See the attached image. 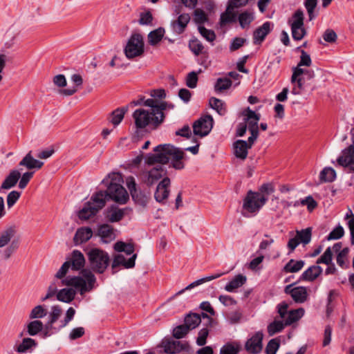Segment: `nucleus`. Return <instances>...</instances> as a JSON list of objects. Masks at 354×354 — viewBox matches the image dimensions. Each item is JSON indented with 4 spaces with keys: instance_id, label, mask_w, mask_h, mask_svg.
Here are the masks:
<instances>
[{
    "instance_id": "obj_1",
    "label": "nucleus",
    "mask_w": 354,
    "mask_h": 354,
    "mask_svg": "<svg viewBox=\"0 0 354 354\" xmlns=\"http://www.w3.org/2000/svg\"><path fill=\"white\" fill-rule=\"evenodd\" d=\"M110 180L106 191H100L95 193L90 201L86 202L83 208L78 212V216L81 220L86 221L94 216L106 204V197L112 201L125 204L129 200V194L122 185L123 178L121 174L113 172L109 174L106 180Z\"/></svg>"
},
{
    "instance_id": "obj_2",
    "label": "nucleus",
    "mask_w": 354,
    "mask_h": 354,
    "mask_svg": "<svg viewBox=\"0 0 354 354\" xmlns=\"http://www.w3.org/2000/svg\"><path fill=\"white\" fill-rule=\"evenodd\" d=\"M85 265L84 254L79 250H75L71 253V259L64 262L55 274V278L61 279V286H72L80 291L81 295L91 291L96 281L95 275L89 270L84 269L81 277H65L68 269L71 267L73 270H80Z\"/></svg>"
},
{
    "instance_id": "obj_3",
    "label": "nucleus",
    "mask_w": 354,
    "mask_h": 354,
    "mask_svg": "<svg viewBox=\"0 0 354 354\" xmlns=\"http://www.w3.org/2000/svg\"><path fill=\"white\" fill-rule=\"evenodd\" d=\"M156 153H149L146 158V163L151 165L155 163L167 164L169 160L176 169H182L185 165L182 160L185 158V153L179 148L165 144L160 145L153 149Z\"/></svg>"
},
{
    "instance_id": "obj_4",
    "label": "nucleus",
    "mask_w": 354,
    "mask_h": 354,
    "mask_svg": "<svg viewBox=\"0 0 354 354\" xmlns=\"http://www.w3.org/2000/svg\"><path fill=\"white\" fill-rule=\"evenodd\" d=\"M312 64L310 55L304 50H301L300 61L296 67L292 68V75L290 82L293 85L291 93L295 95H299L304 90V80L301 75L308 73L309 78H313L315 73L301 68V66H310Z\"/></svg>"
},
{
    "instance_id": "obj_5",
    "label": "nucleus",
    "mask_w": 354,
    "mask_h": 354,
    "mask_svg": "<svg viewBox=\"0 0 354 354\" xmlns=\"http://www.w3.org/2000/svg\"><path fill=\"white\" fill-rule=\"evenodd\" d=\"M43 165L44 162L35 159L32 156V151H28L19 162L20 168L24 167L28 170L22 174H21L18 184L19 188L21 189L26 188L35 174L32 170L40 169Z\"/></svg>"
},
{
    "instance_id": "obj_6",
    "label": "nucleus",
    "mask_w": 354,
    "mask_h": 354,
    "mask_svg": "<svg viewBox=\"0 0 354 354\" xmlns=\"http://www.w3.org/2000/svg\"><path fill=\"white\" fill-rule=\"evenodd\" d=\"M91 269L98 273H103L109 263L107 252L99 248H92L87 252Z\"/></svg>"
},
{
    "instance_id": "obj_7",
    "label": "nucleus",
    "mask_w": 354,
    "mask_h": 354,
    "mask_svg": "<svg viewBox=\"0 0 354 354\" xmlns=\"http://www.w3.org/2000/svg\"><path fill=\"white\" fill-rule=\"evenodd\" d=\"M145 52L143 36L138 32L133 33L124 48V53L129 59L141 57Z\"/></svg>"
},
{
    "instance_id": "obj_8",
    "label": "nucleus",
    "mask_w": 354,
    "mask_h": 354,
    "mask_svg": "<svg viewBox=\"0 0 354 354\" xmlns=\"http://www.w3.org/2000/svg\"><path fill=\"white\" fill-rule=\"evenodd\" d=\"M133 118L137 129H144L150 124L157 127L164 120L144 109H136L133 113Z\"/></svg>"
},
{
    "instance_id": "obj_9",
    "label": "nucleus",
    "mask_w": 354,
    "mask_h": 354,
    "mask_svg": "<svg viewBox=\"0 0 354 354\" xmlns=\"http://www.w3.org/2000/svg\"><path fill=\"white\" fill-rule=\"evenodd\" d=\"M268 197L259 192L249 191L243 200V207L249 213L256 214L266 204Z\"/></svg>"
},
{
    "instance_id": "obj_10",
    "label": "nucleus",
    "mask_w": 354,
    "mask_h": 354,
    "mask_svg": "<svg viewBox=\"0 0 354 354\" xmlns=\"http://www.w3.org/2000/svg\"><path fill=\"white\" fill-rule=\"evenodd\" d=\"M243 115L244 116V122L247 124L248 130L251 133L250 141L251 142L255 141L259 136L258 122L260 120V115L248 107L243 112Z\"/></svg>"
},
{
    "instance_id": "obj_11",
    "label": "nucleus",
    "mask_w": 354,
    "mask_h": 354,
    "mask_svg": "<svg viewBox=\"0 0 354 354\" xmlns=\"http://www.w3.org/2000/svg\"><path fill=\"white\" fill-rule=\"evenodd\" d=\"M214 124V120L211 115H207L200 118L193 124L194 135L204 137L211 131Z\"/></svg>"
},
{
    "instance_id": "obj_12",
    "label": "nucleus",
    "mask_w": 354,
    "mask_h": 354,
    "mask_svg": "<svg viewBox=\"0 0 354 354\" xmlns=\"http://www.w3.org/2000/svg\"><path fill=\"white\" fill-rule=\"evenodd\" d=\"M263 334L262 331L256 332L245 344V349L250 354H258L263 349Z\"/></svg>"
},
{
    "instance_id": "obj_13",
    "label": "nucleus",
    "mask_w": 354,
    "mask_h": 354,
    "mask_svg": "<svg viewBox=\"0 0 354 354\" xmlns=\"http://www.w3.org/2000/svg\"><path fill=\"white\" fill-rule=\"evenodd\" d=\"M284 291L290 295L296 303L302 304L308 300V293L306 287H293V284H290L286 286Z\"/></svg>"
},
{
    "instance_id": "obj_14",
    "label": "nucleus",
    "mask_w": 354,
    "mask_h": 354,
    "mask_svg": "<svg viewBox=\"0 0 354 354\" xmlns=\"http://www.w3.org/2000/svg\"><path fill=\"white\" fill-rule=\"evenodd\" d=\"M166 175V171L162 165H158L149 171L142 173L143 181L149 186L153 185Z\"/></svg>"
},
{
    "instance_id": "obj_15",
    "label": "nucleus",
    "mask_w": 354,
    "mask_h": 354,
    "mask_svg": "<svg viewBox=\"0 0 354 354\" xmlns=\"http://www.w3.org/2000/svg\"><path fill=\"white\" fill-rule=\"evenodd\" d=\"M161 347L165 353L174 354L188 350L189 344L185 342L167 339L162 342Z\"/></svg>"
},
{
    "instance_id": "obj_16",
    "label": "nucleus",
    "mask_w": 354,
    "mask_h": 354,
    "mask_svg": "<svg viewBox=\"0 0 354 354\" xmlns=\"http://www.w3.org/2000/svg\"><path fill=\"white\" fill-rule=\"evenodd\" d=\"M22 171L23 168L14 169L10 171L0 186V194L3 193L5 190L14 187L17 184Z\"/></svg>"
},
{
    "instance_id": "obj_17",
    "label": "nucleus",
    "mask_w": 354,
    "mask_h": 354,
    "mask_svg": "<svg viewBox=\"0 0 354 354\" xmlns=\"http://www.w3.org/2000/svg\"><path fill=\"white\" fill-rule=\"evenodd\" d=\"M337 161L340 166L354 171V146L350 145L344 149Z\"/></svg>"
},
{
    "instance_id": "obj_18",
    "label": "nucleus",
    "mask_w": 354,
    "mask_h": 354,
    "mask_svg": "<svg viewBox=\"0 0 354 354\" xmlns=\"http://www.w3.org/2000/svg\"><path fill=\"white\" fill-rule=\"evenodd\" d=\"M170 179L168 177H164L158 183L154 194L155 199L158 203H164L169 194Z\"/></svg>"
},
{
    "instance_id": "obj_19",
    "label": "nucleus",
    "mask_w": 354,
    "mask_h": 354,
    "mask_svg": "<svg viewBox=\"0 0 354 354\" xmlns=\"http://www.w3.org/2000/svg\"><path fill=\"white\" fill-rule=\"evenodd\" d=\"M130 209H120L115 205H111L106 211V218L111 223H115L121 221L124 215L129 214Z\"/></svg>"
},
{
    "instance_id": "obj_20",
    "label": "nucleus",
    "mask_w": 354,
    "mask_h": 354,
    "mask_svg": "<svg viewBox=\"0 0 354 354\" xmlns=\"http://www.w3.org/2000/svg\"><path fill=\"white\" fill-rule=\"evenodd\" d=\"M255 141L252 142L250 141V137L248 140L245 141L243 140H238L234 143V154L236 158L241 160H245L248 156V150L250 149Z\"/></svg>"
},
{
    "instance_id": "obj_21",
    "label": "nucleus",
    "mask_w": 354,
    "mask_h": 354,
    "mask_svg": "<svg viewBox=\"0 0 354 354\" xmlns=\"http://www.w3.org/2000/svg\"><path fill=\"white\" fill-rule=\"evenodd\" d=\"M273 24L266 21L262 26L257 28L253 32V42L254 44H259L265 39L266 37L273 28Z\"/></svg>"
},
{
    "instance_id": "obj_22",
    "label": "nucleus",
    "mask_w": 354,
    "mask_h": 354,
    "mask_svg": "<svg viewBox=\"0 0 354 354\" xmlns=\"http://www.w3.org/2000/svg\"><path fill=\"white\" fill-rule=\"evenodd\" d=\"M142 104L151 108V110L149 111L151 113L162 119L165 118L163 111L167 107L166 102L159 103L153 99H147L143 102Z\"/></svg>"
},
{
    "instance_id": "obj_23",
    "label": "nucleus",
    "mask_w": 354,
    "mask_h": 354,
    "mask_svg": "<svg viewBox=\"0 0 354 354\" xmlns=\"http://www.w3.org/2000/svg\"><path fill=\"white\" fill-rule=\"evenodd\" d=\"M17 233L15 225H10L0 232V248L7 246Z\"/></svg>"
},
{
    "instance_id": "obj_24",
    "label": "nucleus",
    "mask_w": 354,
    "mask_h": 354,
    "mask_svg": "<svg viewBox=\"0 0 354 354\" xmlns=\"http://www.w3.org/2000/svg\"><path fill=\"white\" fill-rule=\"evenodd\" d=\"M97 235L104 243H108L115 239V234L112 226L109 224H102L98 227Z\"/></svg>"
},
{
    "instance_id": "obj_25",
    "label": "nucleus",
    "mask_w": 354,
    "mask_h": 354,
    "mask_svg": "<svg viewBox=\"0 0 354 354\" xmlns=\"http://www.w3.org/2000/svg\"><path fill=\"white\" fill-rule=\"evenodd\" d=\"M189 21L190 17L189 14L183 13L180 15L176 20L171 22L173 31L178 35L182 34Z\"/></svg>"
},
{
    "instance_id": "obj_26",
    "label": "nucleus",
    "mask_w": 354,
    "mask_h": 354,
    "mask_svg": "<svg viewBox=\"0 0 354 354\" xmlns=\"http://www.w3.org/2000/svg\"><path fill=\"white\" fill-rule=\"evenodd\" d=\"M137 257L136 254H133L131 257L127 260L123 254H117L115 256L112 262V268L115 269L119 266H122L125 268H131L135 266V261Z\"/></svg>"
},
{
    "instance_id": "obj_27",
    "label": "nucleus",
    "mask_w": 354,
    "mask_h": 354,
    "mask_svg": "<svg viewBox=\"0 0 354 354\" xmlns=\"http://www.w3.org/2000/svg\"><path fill=\"white\" fill-rule=\"evenodd\" d=\"M322 272L323 270L321 266L318 265H313L310 266L302 273L300 279L302 281H313L321 275Z\"/></svg>"
},
{
    "instance_id": "obj_28",
    "label": "nucleus",
    "mask_w": 354,
    "mask_h": 354,
    "mask_svg": "<svg viewBox=\"0 0 354 354\" xmlns=\"http://www.w3.org/2000/svg\"><path fill=\"white\" fill-rule=\"evenodd\" d=\"M93 236V231L91 227H82L77 229L75 236L74 243L75 245H79L88 241Z\"/></svg>"
},
{
    "instance_id": "obj_29",
    "label": "nucleus",
    "mask_w": 354,
    "mask_h": 354,
    "mask_svg": "<svg viewBox=\"0 0 354 354\" xmlns=\"http://www.w3.org/2000/svg\"><path fill=\"white\" fill-rule=\"evenodd\" d=\"M202 317L207 319V324L206 325L205 328L201 329L198 332V335L196 339V344L201 346H204L206 344L207 338L209 335V329L207 326H211L212 324L213 323V319L209 317L207 314L202 313Z\"/></svg>"
},
{
    "instance_id": "obj_30",
    "label": "nucleus",
    "mask_w": 354,
    "mask_h": 354,
    "mask_svg": "<svg viewBox=\"0 0 354 354\" xmlns=\"http://www.w3.org/2000/svg\"><path fill=\"white\" fill-rule=\"evenodd\" d=\"M76 291L73 288H65L57 290V299L59 301L69 304L75 299Z\"/></svg>"
},
{
    "instance_id": "obj_31",
    "label": "nucleus",
    "mask_w": 354,
    "mask_h": 354,
    "mask_svg": "<svg viewBox=\"0 0 354 354\" xmlns=\"http://www.w3.org/2000/svg\"><path fill=\"white\" fill-rule=\"evenodd\" d=\"M37 342L30 337H25L21 342L15 347V351L20 353L30 352L33 348L37 346Z\"/></svg>"
},
{
    "instance_id": "obj_32",
    "label": "nucleus",
    "mask_w": 354,
    "mask_h": 354,
    "mask_svg": "<svg viewBox=\"0 0 354 354\" xmlns=\"http://www.w3.org/2000/svg\"><path fill=\"white\" fill-rule=\"evenodd\" d=\"M247 278L243 274H238L235 276L234 279H232L225 286V290L227 292H234L235 290L241 287L243 284L245 283Z\"/></svg>"
},
{
    "instance_id": "obj_33",
    "label": "nucleus",
    "mask_w": 354,
    "mask_h": 354,
    "mask_svg": "<svg viewBox=\"0 0 354 354\" xmlns=\"http://www.w3.org/2000/svg\"><path fill=\"white\" fill-rule=\"evenodd\" d=\"M242 349L239 342H229L225 344L220 349V354H238Z\"/></svg>"
},
{
    "instance_id": "obj_34",
    "label": "nucleus",
    "mask_w": 354,
    "mask_h": 354,
    "mask_svg": "<svg viewBox=\"0 0 354 354\" xmlns=\"http://www.w3.org/2000/svg\"><path fill=\"white\" fill-rule=\"evenodd\" d=\"M19 34V31L15 27H10L3 36V39L5 41V46L6 48H11L14 44L16 38L18 37Z\"/></svg>"
},
{
    "instance_id": "obj_35",
    "label": "nucleus",
    "mask_w": 354,
    "mask_h": 354,
    "mask_svg": "<svg viewBox=\"0 0 354 354\" xmlns=\"http://www.w3.org/2000/svg\"><path fill=\"white\" fill-rule=\"evenodd\" d=\"M209 106L214 109L220 115H225L227 113V107L225 102L212 97L209 100Z\"/></svg>"
},
{
    "instance_id": "obj_36",
    "label": "nucleus",
    "mask_w": 354,
    "mask_h": 354,
    "mask_svg": "<svg viewBox=\"0 0 354 354\" xmlns=\"http://www.w3.org/2000/svg\"><path fill=\"white\" fill-rule=\"evenodd\" d=\"M304 315V310L302 308L288 311L286 318L284 319L286 326L292 324L298 321Z\"/></svg>"
},
{
    "instance_id": "obj_37",
    "label": "nucleus",
    "mask_w": 354,
    "mask_h": 354,
    "mask_svg": "<svg viewBox=\"0 0 354 354\" xmlns=\"http://www.w3.org/2000/svg\"><path fill=\"white\" fill-rule=\"evenodd\" d=\"M223 274H224V273H222V272H221V273H216V274H211V275L205 277L201 278L200 279H198V280L194 281L193 283H192L191 284H189V286H187L184 290H182L179 291L176 295L181 294L183 292H184L185 290H189V289H190L192 288H194V287H195L196 286L201 285V284H202V283H203L205 282L209 281L218 279V278H219L220 277H221Z\"/></svg>"
},
{
    "instance_id": "obj_38",
    "label": "nucleus",
    "mask_w": 354,
    "mask_h": 354,
    "mask_svg": "<svg viewBox=\"0 0 354 354\" xmlns=\"http://www.w3.org/2000/svg\"><path fill=\"white\" fill-rule=\"evenodd\" d=\"M165 34V30L163 28H159L156 29L151 32H150L148 35V42L151 46H155L158 43H159Z\"/></svg>"
},
{
    "instance_id": "obj_39",
    "label": "nucleus",
    "mask_w": 354,
    "mask_h": 354,
    "mask_svg": "<svg viewBox=\"0 0 354 354\" xmlns=\"http://www.w3.org/2000/svg\"><path fill=\"white\" fill-rule=\"evenodd\" d=\"M305 262L302 260L295 261L290 259L284 266L283 270L286 272H297L302 269L304 266Z\"/></svg>"
},
{
    "instance_id": "obj_40",
    "label": "nucleus",
    "mask_w": 354,
    "mask_h": 354,
    "mask_svg": "<svg viewBox=\"0 0 354 354\" xmlns=\"http://www.w3.org/2000/svg\"><path fill=\"white\" fill-rule=\"evenodd\" d=\"M201 322V317L196 313L189 314L185 318V324L189 330L196 328Z\"/></svg>"
},
{
    "instance_id": "obj_41",
    "label": "nucleus",
    "mask_w": 354,
    "mask_h": 354,
    "mask_svg": "<svg viewBox=\"0 0 354 354\" xmlns=\"http://www.w3.org/2000/svg\"><path fill=\"white\" fill-rule=\"evenodd\" d=\"M43 327L44 325L41 321H31L26 326L27 333L30 336H35L42 330Z\"/></svg>"
},
{
    "instance_id": "obj_42",
    "label": "nucleus",
    "mask_w": 354,
    "mask_h": 354,
    "mask_svg": "<svg viewBox=\"0 0 354 354\" xmlns=\"http://www.w3.org/2000/svg\"><path fill=\"white\" fill-rule=\"evenodd\" d=\"M335 178L336 172L330 167L324 168L319 174V179L321 182H333L335 180Z\"/></svg>"
},
{
    "instance_id": "obj_43",
    "label": "nucleus",
    "mask_w": 354,
    "mask_h": 354,
    "mask_svg": "<svg viewBox=\"0 0 354 354\" xmlns=\"http://www.w3.org/2000/svg\"><path fill=\"white\" fill-rule=\"evenodd\" d=\"M127 109L122 107L119 108L113 111L110 117V122L114 125H118L124 118V114L127 112Z\"/></svg>"
},
{
    "instance_id": "obj_44",
    "label": "nucleus",
    "mask_w": 354,
    "mask_h": 354,
    "mask_svg": "<svg viewBox=\"0 0 354 354\" xmlns=\"http://www.w3.org/2000/svg\"><path fill=\"white\" fill-rule=\"evenodd\" d=\"M304 12L301 10H297L293 14L292 19L289 20L290 28H297L304 26Z\"/></svg>"
},
{
    "instance_id": "obj_45",
    "label": "nucleus",
    "mask_w": 354,
    "mask_h": 354,
    "mask_svg": "<svg viewBox=\"0 0 354 354\" xmlns=\"http://www.w3.org/2000/svg\"><path fill=\"white\" fill-rule=\"evenodd\" d=\"M306 205L307 209L309 212H312L314 209H315L317 206V203L314 200V198L311 196H308L301 201H297L293 203L294 207H297L299 205Z\"/></svg>"
},
{
    "instance_id": "obj_46",
    "label": "nucleus",
    "mask_w": 354,
    "mask_h": 354,
    "mask_svg": "<svg viewBox=\"0 0 354 354\" xmlns=\"http://www.w3.org/2000/svg\"><path fill=\"white\" fill-rule=\"evenodd\" d=\"M296 236H297L300 243L306 245L310 242L312 236V231L310 227H307L301 230H297L296 232Z\"/></svg>"
},
{
    "instance_id": "obj_47",
    "label": "nucleus",
    "mask_w": 354,
    "mask_h": 354,
    "mask_svg": "<svg viewBox=\"0 0 354 354\" xmlns=\"http://www.w3.org/2000/svg\"><path fill=\"white\" fill-rule=\"evenodd\" d=\"M189 48L195 55H198L205 53L204 46L197 39H194L189 41Z\"/></svg>"
},
{
    "instance_id": "obj_48",
    "label": "nucleus",
    "mask_w": 354,
    "mask_h": 354,
    "mask_svg": "<svg viewBox=\"0 0 354 354\" xmlns=\"http://www.w3.org/2000/svg\"><path fill=\"white\" fill-rule=\"evenodd\" d=\"M253 20V12L250 11H245L243 12H241L239 16V21L240 26L243 28L249 26V25Z\"/></svg>"
},
{
    "instance_id": "obj_49",
    "label": "nucleus",
    "mask_w": 354,
    "mask_h": 354,
    "mask_svg": "<svg viewBox=\"0 0 354 354\" xmlns=\"http://www.w3.org/2000/svg\"><path fill=\"white\" fill-rule=\"evenodd\" d=\"M19 241L13 240L11 242V244L9 245L1 254L2 258L3 260L9 259L12 255L15 252V251L19 248Z\"/></svg>"
},
{
    "instance_id": "obj_50",
    "label": "nucleus",
    "mask_w": 354,
    "mask_h": 354,
    "mask_svg": "<svg viewBox=\"0 0 354 354\" xmlns=\"http://www.w3.org/2000/svg\"><path fill=\"white\" fill-rule=\"evenodd\" d=\"M62 313V309L59 306L55 305L51 306L48 324L52 326L53 324H55L60 317Z\"/></svg>"
},
{
    "instance_id": "obj_51",
    "label": "nucleus",
    "mask_w": 354,
    "mask_h": 354,
    "mask_svg": "<svg viewBox=\"0 0 354 354\" xmlns=\"http://www.w3.org/2000/svg\"><path fill=\"white\" fill-rule=\"evenodd\" d=\"M232 84V81L227 77L218 78L217 79L214 85L215 91L217 93H221L225 90H227L230 88Z\"/></svg>"
},
{
    "instance_id": "obj_52",
    "label": "nucleus",
    "mask_w": 354,
    "mask_h": 354,
    "mask_svg": "<svg viewBox=\"0 0 354 354\" xmlns=\"http://www.w3.org/2000/svg\"><path fill=\"white\" fill-rule=\"evenodd\" d=\"M131 195L133 200L141 206H145L149 201V196L140 190L134 191Z\"/></svg>"
},
{
    "instance_id": "obj_53",
    "label": "nucleus",
    "mask_w": 354,
    "mask_h": 354,
    "mask_svg": "<svg viewBox=\"0 0 354 354\" xmlns=\"http://www.w3.org/2000/svg\"><path fill=\"white\" fill-rule=\"evenodd\" d=\"M47 315L46 309L41 305H38L34 307L29 315L30 319H41Z\"/></svg>"
},
{
    "instance_id": "obj_54",
    "label": "nucleus",
    "mask_w": 354,
    "mask_h": 354,
    "mask_svg": "<svg viewBox=\"0 0 354 354\" xmlns=\"http://www.w3.org/2000/svg\"><path fill=\"white\" fill-rule=\"evenodd\" d=\"M286 324L281 321H274L268 326V333L272 336L281 332Z\"/></svg>"
},
{
    "instance_id": "obj_55",
    "label": "nucleus",
    "mask_w": 354,
    "mask_h": 354,
    "mask_svg": "<svg viewBox=\"0 0 354 354\" xmlns=\"http://www.w3.org/2000/svg\"><path fill=\"white\" fill-rule=\"evenodd\" d=\"M76 310L73 307H70L67 309L64 318L60 321V328L66 327L71 321H72L75 317Z\"/></svg>"
},
{
    "instance_id": "obj_56",
    "label": "nucleus",
    "mask_w": 354,
    "mask_h": 354,
    "mask_svg": "<svg viewBox=\"0 0 354 354\" xmlns=\"http://www.w3.org/2000/svg\"><path fill=\"white\" fill-rule=\"evenodd\" d=\"M198 31L200 34L208 41H213L216 39V35L212 30L207 29L204 26L199 25Z\"/></svg>"
},
{
    "instance_id": "obj_57",
    "label": "nucleus",
    "mask_w": 354,
    "mask_h": 354,
    "mask_svg": "<svg viewBox=\"0 0 354 354\" xmlns=\"http://www.w3.org/2000/svg\"><path fill=\"white\" fill-rule=\"evenodd\" d=\"M349 252V249L348 248H343L341 252H339L337 255V263L341 267H346V263L347 262L348 254Z\"/></svg>"
},
{
    "instance_id": "obj_58",
    "label": "nucleus",
    "mask_w": 354,
    "mask_h": 354,
    "mask_svg": "<svg viewBox=\"0 0 354 354\" xmlns=\"http://www.w3.org/2000/svg\"><path fill=\"white\" fill-rule=\"evenodd\" d=\"M317 4V0H305L304 6L306 8L309 20H312L315 18L314 10Z\"/></svg>"
},
{
    "instance_id": "obj_59",
    "label": "nucleus",
    "mask_w": 354,
    "mask_h": 354,
    "mask_svg": "<svg viewBox=\"0 0 354 354\" xmlns=\"http://www.w3.org/2000/svg\"><path fill=\"white\" fill-rule=\"evenodd\" d=\"M190 330L187 326L184 324L183 325H180L176 326L173 330V335L176 339H180L185 337Z\"/></svg>"
},
{
    "instance_id": "obj_60",
    "label": "nucleus",
    "mask_w": 354,
    "mask_h": 354,
    "mask_svg": "<svg viewBox=\"0 0 354 354\" xmlns=\"http://www.w3.org/2000/svg\"><path fill=\"white\" fill-rule=\"evenodd\" d=\"M279 342L277 339H272L268 343L266 348V354H276L279 348Z\"/></svg>"
},
{
    "instance_id": "obj_61",
    "label": "nucleus",
    "mask_w": 354,
    "mask_h": 354,
    "mask_svg": "<svg viewBox=\"0 0 354 354\" xmlns=\"http://www.w3.org/2000/svg\"><path fill=\"white\" fill-rule=\"evenodd\" d=\"M198 75L196 72L192 71L188 73L186 77V85L190 88H194L197 86Z\"/></svg>"
},
{
    "instance_id": "obj_62",
    "label": "nucleus",
    "mask_w": 354,
    "mask_h": 354,
    "mask_svg": "<svg viewBox=\"0 0 354 354\" xmlns=\"http://www.w3.org/2000/svg\"><path fill=\"white\" fill-rule=\"evenodd\" d=\"M292 36L295 40L302 39L306 34V31L304 26H299L297 28H291Z\"/></svg>"
},
{
    "instance_id": "obj_63",
    "label": "nucleus",
    "mask_w": 354,
    "mask_h": 354,
    "mask_svg": "<svg viewBox=\"0 0 354 354\" xmlns=\"http://www.w3.org/2000/svg\"><path fill=\"white\" fill-rule=\"evenodd\" d=\"M21 193L18 191H12L7 196V205L8 207H12L18 201Z\"/></svg>"
},
{
    "instance_id": "obj_64",
    "label": "nucleus",
    "mask_w": 354,
    "mask_h": 354,
    "mask_svg": "<svg viewBox=\"0 0 354 354\" xmlns=\"http://www.w3.org/2000/svg\"><path fill=\"white\" fill-rule=\"evenodd\" d=\"M153 17L150 11L141 12L140 15L139 24L141 25H149L152 24Z\"/></svg>"
}]
</instances>
